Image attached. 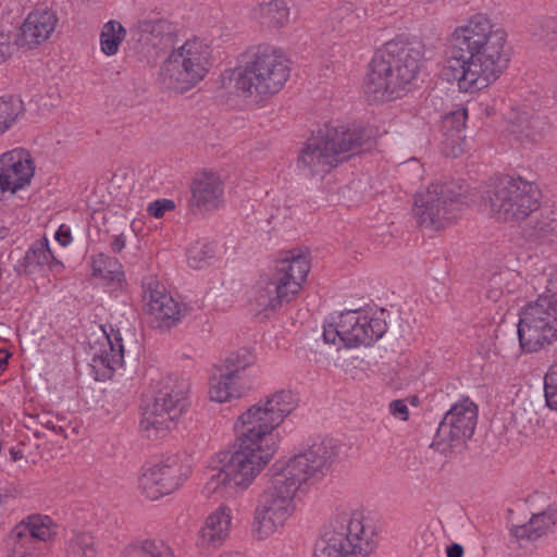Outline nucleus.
Listing matches in <instances>:
<instances>
[{
  "mask_svg": "<svg viewBox=\"0 0 557 557\" xmlns=\"http://www.w3.org/2000/svg\"><path fill=\"white\" fill-rule=\"evenodd\" d=\"M337 456L338 446L334 440L324 438L276 462L252 511V539L263 542L281 534L295 518L301 496L332 472Z\"/></svg>",
  "mask_w": 557,
  "mask_h": 557,
  "instance_id": "1",
  "label": "nucleus"
},
{
  "mask_svg": "<svg viewBox=\"0 0 557 557\" xmlns=\"http://www.w3.org/2000/svg\"><path fill=\"white\" fill-rule=\"evenodd\" d=\"M455 81L461 92H474L495 82L509 62L507 34L482 13L455 27Z\"/></svg>",
  "mask_w": 557,
  "mask_h": 557,
  "instance_id": "2",
  "label": "nucleus"
},
{
  "mask_svg": "<svg viewBox=\"0 0 557 557\" xmlns=\"http://www.w3.org/2000/svg\"><path fill=\"white\" fill-rule=\"evenodd\" d=\"M363 146V134L345 126L325 125L299 150L296 166L300 174L312 177L327 173Z\"/></svg>",
  "mask_w": 557,
  "mask_h": 557,
  "instance_id": "3",
  "label": "nucleus"
},
{
  "mask_svg": "<svg viewBox=\"0 0 557 557\" xmlns=\"http://www.w3.org/2000/svg\"><path fill=\"white\" fill-rule=\"evenodd\" d=\"M420 53L410 48L387 44L370 62L364 82L373 100H391L400 96L417 76Z\"/></svg>",
  "mask_w": 557,
  "mask_h": 557,
  "instance_id": "4",
  "label": "nucleus"
},
{
  "mask_svg": "<svg viewBox=\"0 0 557 557\" xmlns=\"http://www.w3.org/2000/svg\"><path fill=\"white\" fill-rule=\"evenodd\" d=\"M289 74L288 61L281 50L259 46L245 65L234 69L233 79L243 97L258 102L278 92Z\"/></svg>",
  "mask_w": 557,
  "mask_h": 557,
  "instance_id": "5",
  "label": "nucleus"
},
{
  "mask_svg": "<svg viewBox=\"0 0 557 557\" xmlns=\"http://www.w3.org/2000/svg\"><path fill=\"white\" fill-rule=\"evenodd\" d=\"M213 62L211 46L199 37L189 38L163 61L160 82L177 94L187 92L205 79Z\"/></svg>",
  "mask_w": 557,
  "mask_h": 557,
  "instance_id": "6",
  "label": "nucleus"
},
{
  "mask_svg": "<svg viewBox=\"0 0 557 557\" xmlns=\"http://www.w3.org/2000/svg\"><path fill=\"white\" fill-rule=\"evenodd\" d=\"M310 270L309 253L305 249L286 251L277 261L272 277L258 286V305L264 310L276 311L290 304L301 293Z\"/></svg>",
  "mask_w": 557,
  "mask_h": 557,
  "instance_id": "7",
  "label": "nucleus"
},
{
  "mask_svg": "<svg viewBox=\"0 0 557 557\" xmlns=\"http://www.w3.org/2000/svg\"><path fill=\"white\" fill-rule=\"evenodd\" d=\"M387 331L383 311L347 310L327 318L323 324V339L337 348L370 346Z\"/></svg>",
  "mask_w": 557,
  "mask_h": 557,
  "instance_id": "8",
  "label": "nucleus"
},
{
  "mask_svg": "<svg viewBox=\"0 0 557 557\" xmlns=\"http://www.w3.org/2000/svg\"><path fill=\"white\" fill-rule=\"evenodd\" d=\"M540 190L521 177H502L487 184L482 193L483 206L500 221L523 220L539 207Z\"/></svg>",
  "mask_w": 557,
  "mask_h": 557,
  "instance_id": "9",
  "label": "nucleus"
},
{
  "mask_svg": "<svg viewBox=\"0 0 557 557\" xmlns=\"http://www.w3.org/2000/svg\"><path fill=\"white\" fill-rule=\"evenodd\" d=\"M273 457V455L235 444V449L227 460L210 474L205 490L210 495H224L228 490L245 492L253 484Z\"/></svg>",
  "mask_w": 557,
  "mask_h": 557,
  "instance_id": "10",
  "label": "nucleus"
},
{
  "mask_svg": "<svg viewBox=\"0 0 557 557\" xmlns=\"http://www.w3.org/2000/svg\"><path fill=\"white\" fill-rule=\"evenodd\" d=\"M520 346L534 352L557 339V298L547 293L520 312L518 323Z\"/></svg>",
  "mask_w": 557,
  "mask_h": 557,
  "instance_id": "11",
  "label": "nucleus"
},
{
  "mask_svg": "<svg viewBox=\"0 0 557 557\" xmlns=\"http://www.w3.org/2000/svg\"><path fill=\"white\" fill-rule=\"evenodd\" d=\"M188 383L182 380L144 405L140 428L148 437H161L172 429L188 406Z\"/></svg>",
  "mask_w": 557,
  "mask_h": 557,
  "instance_id": "12",
  "label": "nucleus"
},
{
  "mask_svg": "<svg viewBox=\"0 0 557 557\" xmlns=\"http://www.w3.org/2000/svg\"><path fill=\"white\" fill-rule=\"evenodd\" d=\"M276 430L257 403L240 412L233 423L236 445L273 456L278 448V440L274 433Z\"/></svg>",
  "mask_w": 557,
  "mask_h": 557,
  "instance_id": "13",
  "label": "nucleus"
},
{
  "mask_svg": "<svg viewBox=\"0 0 557 557\" xmlns=\"http://www.w3.org/2000/svg\"><path fill=\"white\" fill-rule=\"evenodd\" d=\"M372 549V532L361 519L352 518L346 527L324 535L314 557H366Z\"/></svg>",
  "mask_w": 557,
  "mask_h": 557,
  "instance_id": "14",
  "label": "nucleus"
},
{
  "mask_svg": "<svg viewBox=\"0 0 557 557\" xmlns=\"http://www.w3.org/2000/svg\"><path fill=\"white\" fill-rule=\"evenodd\" d=\"M190 470L176 456L168 457L157 463L141 468L138 476V490L149 500H157L180 488Z\"/></svg>",
  "mask_w": 557,
  "mask_h": 557,
  "instance_id": "15",
  "label": "nucleus"
},
{
  "mask_svg": "<svg viewBox=\"0 0 557 557\" xmlns=\"http://www.w3.org/2000/svg\"><path fill=\"white\" fill-rule=\"evenodd\" d=\"M144 310L157 327H170L182 317L181 305L154 280L144 283Z\"/></svg>",
  "mask_w": 557,
  "mask_h": 557,
  "instance_id": "16",
  "label": "nucleus"
},
{
  "mask_svg": "<svg viewBox=\"0 0 557 557\" xmlns=\"http://www.w3.org/2000/svg\"><path fill=\"white\" fill-rule=\"evenodd\" d=\"M447 186L434 183L414 196L413 215L420 226H441V221L447 213Z\"/></svg>",
  "mask_w": 557,
  "mask_h": 557,
  "instance_id": "17",
  "label": "nucleus"
},
{
  "mask_svg": "<svg viewBox=\"0 0 557 557\" xmlns=\"http://www.w3.org/2000/svg\"><path fill=\"white\" fill-rule=\"evenodd\" d=\"M233 509L220 504L207 516L197 534L196 545L203 552L221 546L230 536L233 524Z\"/></svg>",
  "mask_w": 557,
  "mask_h": 557,
  "instance_id": "18",
  "label": "nucleus"
},
{
  "mask_svg": "<svg viewBox=\"0 0 557 557\" xmlns=\"http://www.w3.org/2000/svg\"><path fill=\"white\" fill-rule=\"evenodd\" d=\"M190 190V206L199 212L215 211L224 203V183L218 173L205 171L197 174Z\"/></svg>",
  "mask_w": 557,
  "mask_h": 557,
  "instance_id": "19",
  "label": "nucleus"
},
{
  "mask_svg": "<svg viewBox=\"0 0 557 557\" xmlns=\"http://www.w3.org/2000/svg\"><path fill=\"white\" fill-rule=\"evenodd\" d=\"M57 13L48 7H36L25 17L20 27L18 41L27 48H36L47 41L58 25Z\"/></svg>",
  "mask_w": 557,
  "mask_h": 557,
  "instance_id": "20",
  "label": "nucleus"
},
{
  "mask_svg": "<svg viewBox=\"0 0 557 557\" xmlns=\"http://www.w3.org/2000/svg\"><path fill=\"white\" fill-rule=\"evenodd\" d=\"M17 270L24 274L48 271L57 276L64 272L65 265L53 256L48 238L42 237L26 250L24 257L17 263Z\"/></svg>",
  "mask_w": 557,
  "mask_h": 557,
  "instance_id": "21",
  "label": "nucleus"
},
{
  "mask_svg": "<svg viewBox=\"0 0 557 557\" xmlns=\"http://www.w3.org/2000/svg\"><path fill=\"white\" fill-rule=\"evenodd\" d=\"M124 362V347L119 332L104 336L101 347L91 357L90 366L102 379L121 368Z\"/></svg>",
  "mask_w": 557,
  "mask_h": 557,
  "instance_id": "22",
  "label": "nucleus"
},
{
  "mask_svg": "<svg viewBox=\"0 0 557 557\" xmlns=\"http://www.w3.org/2000/svg\"><path fill=\"white\" fill-rule=\"evenodd\" d=\"M256 403L278 429L297 410L299 398L292 389L282 388L262 396Z\"/></svg>",
  "mask_w": 557,
  "mask_h": 557,
  "instance_id": "23",
  "label": "nucleus"
},
{
  "mask_svg": "<svg viewBox=\"0 0 557 557\" xmlns=\"http://www.w3.org/2000/svg\"><path fill=\"white\" fill-rule=\"evenodd\" d=\"M250 17L269 32H281L290 21V8L285 0L262 1L250 10Z\"/></svg>",
  "mask_w": 557,
  "mask_h": 557,
  "instance_id": "24",
  "label": "nucleus"
},
{
  "mask_svg": "<svg viewBox=\"0 0 557 557\" xmlns=\"http://www.w3.org/2000/svg\"><path fill=\"white\" fill-rule=\"evenodd\" d=\"M557 521V510L548 508L542 512L533 513L528 523L511 528V534L523 545L533 542L546 534Z\"/></svg>",
  "mask_w": 557,
  "mask_h": 557,
  "instance_id": "25",
  "label": "nucleus"
},
{
  "mask_svg": "<svg viewBox=\"0 0 557 557\" xmlns=\"http://www.w3.org/2000/svg\"><path fill=\"white\" fill-rule=\"evenodd\" d=\"M247 391L240 377L222 372L210 379L208 394L210 400L223 404L244 397Z\"/></svg>",
  "mask_w": 557,
  "mask_h": 557,
  "instance_id": "26",
  "label": "nucleus"
},
{
  "mask_svg": "<svg viewBox=\"0 0 557 557\" xmlns=\"http://www.w3.org/2000/svg\"><path fill=\"white\" fill-rule=\"evenodd\" d=\"M478 406L469 397L462 396L455 403V441L463 443L472 437L478 423Z\"/></svg>",
  "mask_w": 557,
  "mask_h": 557,
  "instance_id": "27",
  "label": "nucleus"
},
{
  "mask_svg": "<svg viewBox=\"0 0 557 557\" xmlns=\"http://www.w3.org/2000/svg\"><path fill=\"white\" fill-rule=\"evenodd\" d=\"M91 275L112 289H122L125 285V274L123 265L117 259L104 256L102 253L92 258Z\"/></svg>",
  "mask_w": 557,
  "mask_h": 557,
  "instance_id": "28",
  "label": "nucleus"
},
{
  "mask_svg": "<svg viewBox=\"0 0 557 557\" xmlns=\"http://www.w3.org/2000/svg\"><path fill=\"white\" fill-rule=\"evenodd\" d=\"M23 521L34 542L52 543L60 531L59 524L46 515H30Z\"/></svg>",
  "mask_w": 557,
  "mask_h": 557,
  "instance_id": "29",
  "label": "nucleus"
},
{
  "mask_svg": "<svg viewBox=\"0 0 557 557\" xmlns=\"http://www.w3.org/2000/svg\"><path fill=\"white\" fill-rule=\"evenodd\" d=\"M127 35L126 28L116 20L106 22L99 34L100 51L106 57H113L120 51Z\"/></svg>",
  "mask_w": 557,
  "mask_h": 557,
  "instance_id": "30",
  "label": "nucleus"
},
{
  "mask_svg": "<svg viewBox=\"0 0 557 557\" xmlns=\"http://www.w3.org/2000/svg\"><path fill=\"white\" fill-rule=\"evenodd\" d=\"M33 537L24 521L16 523L7 539V547L13 557H28L36 553Z\"/></svg>",
  "mask_w": 557,
  "mask_h": 557,
  "instance_id": "31",
  "label": "nucleus"
},
{
  "mask_svg": "<svg viewBox=\"0 0 557 557\" xmlns=\"http://www.w3.org/2000/svg\"><path fill=\"white\" fill-rule=\"evenodd\" d=\"M120 557H174L170 546L160 541L146 540L125 547Z\"/></svg>",
  "mask_w": 557,
  "mask_h": 557,
  "instance_id": "32",
  "label": "nucleus"
},
{
  "mask_svg": "<svg viewBox=\"0 0 557 557\" xmlns=\"http://www.w3.org/2000/svg\"><path fill=\"white\" fill-rule=\"evenodd\" d=\"M24 113L25 108L21 99L0 97V137L11 129Z\"/></svg>",
  "mask_w": 557,
  "mask_h": 557,
  "instance_id": "33",
  "label": "nucleus"
},
{
  "mask_svg": "<svg viewBox=\"0 0 557 557\" xmlns=\"http://www.w3.org/2000/svg\"><path fill=\"white\" fill-rule=\"evenodd\" d=\"M256 361L255 356L248 349H240L228 354L223 360L224 373L240 377L239 373L251 367Z\"/></svg>",
  "mask_w": 557,
  "mask_h": 557,
  "instance_id": "34",
  "label": "nucleus"
},
{
  "mask_svg": "<svg viewBox=\"0 0 557 557\" xmlns=\"http://www.w3.org/2000/svg\"><path fill=\"white\" fill-rule=\"evenodd\" d=\"M516 277L517 275L510 271L493 274L485 285L486 297L492 301L499 300L505 290L508 293L512 292L509 281Z\"/></svg>",
  "mask_w": 557,
  "mask_h": 557,
  "instance_id": "35",
  "label": "nucleus"
},
{
  "mask_svg": "<svg viewBox=\"0 0 557 557\" xmlns=\"http://www.w3.org/2000/svg\"><path fill=\"white\" fill-rule=\"evenodd\" d=\"M214 256V249L211 244L197 242L193 244L187 251V261L189 267L201 269L208 264Z\"/></svg>",
  "mask_w": 557,
  "mask_h": 557,
  "instance_id": "36",
  "label": "nucleus"
},
{
  "mask_svg": "<svg viewBox=\"0 0 557 557\" xmlns=\"http://www.w3.org/2000/svg\"><path fill=\"white\" fill-rule=\"evenodd\" d=\"M533 35L552 50H557V20L546 18L533 25Z\"/></svg>",
  "mask_w": 557,
  "mask_h": 557,
  "instance_id": "37",
  "label": "nucleus"
},
{
  "mask_svg": "<svg viewBox=\"0 0 557 557\" xmlns=\"http://www.w3.org/2000/svg\"><path fill=\"white\" fill-rule=\"evenodd\" d=\"M544 392L547 406L557 410V359L545 374Z\"/></svg>",
  "mask_w": 557,
  "mask_h": 557,
  "instance_id": "38",
  "label": "nucleus"
},
{
  "mask_svg": "<svg viewBox=\"0 0 557 557\" xmlns=\"http://www.w3.org/2000/svg\"><path fill=\"white\" fill-rule=\"evenodd\" d=\"M509 132L519 138L528 137L531 131V117L527 112H513L508 117Z\"/></svg>",
  "mask_w": 557,
  "mask_h": 557,
  "instance_id": "39",
  "label": "nucleus"
},
{
  "mask_svg": "<svg viewBox=\"0 0 557 557\" xmlns=\"http://www.w3.org/2000/svg\"><path fill=\"white\" fill-rule=\"evenodd\" d=\"M71 548L74 554L83 557H94L96 555L95 540L90 534H76L71 541Z\"/></svg>",
  "mask_w": 557,
  "mask_h": 557,
  "instance_id": "40",
  "label": "nucleus"
},
{
  "mask_svg": "<svg viewBox=\"0 0 557 557\" xmlns=\"http://www.w3.org/2000/svg\"><path fill=\"white\" fill-rule=\"evenodd\" d=\"M174 209V201L165 198L154 200L150 202L147 207L148 213L156 219L163 218L166 212L172 211Z\"/></svg>",
  "mask_w": 557,
  "mask_h": 557,
  "instance_id": "41",
  "label": "nucleus"
},
{
  "mask_svg": "<svg viewBox=\"0 0 557 557\" xmlns=\"http://www.w3.org/2000/svg\"><path fill=\"white\" fill-rule=\"evenodd\" d=\"M454 116H455V136L458 135V137L461 139L462 147H460V149L463 151L468 148V143H467L466 136H463V137L460 136L461 129L459 128V126L457 124L461 123L462 127H465V122L468 117L467 108L463 106L458 107L457 109H455Z\"/></svg>",
  "mask_w": 557,
  "mask_h": 557,
  "instance_id": "42",
  "label": "nucleus"
},
{
  "mask_svg": "<svg viewBox=\"0 0 557 557\" xmlns=\"http://www.w3.org/2000/svg\"><path fill=\"white\" fill-rule=\"evenodd\" d=\"M389 412L393 417L401 420L407 421L409 418V409L405 400L403 399H396L393 400L388 406Z\"/></svg>",
  "mask_w": 557,
  "mask_h": 557,
  "instance_id": "43",
  "label": "nucleus"
},
{
  "mask_svg": "<svg viewBox=\"0 0 557 557\" xmlns=\"http://www.w3.org/2000/svg\"><path fill=\"white\" fill-rule=\"evenodd\" d=\"M54 239L62 247H67L73 240L71 227L66 224H61L54 233Z\"/></svg>",
  "mask_w": 557,
  "mask_h": 557,
  "instance_id": "44",
  "label": "nucleus"
},
{
  "mask_svg": "<svg viewBox=\"0 0 557 557\" xmlns=\"http://www.w3.org/2000/svg\"><path fill=\"white\" fill-rule=\"evenodd\" d=\"M12 53V46L8 35L0 33V64Z\"/></svg>",
  "mask_w": 557,
  "mask_h": 557,
  "instance_id": "45",
  "label": "nucleus"
},
{
  "mask_svg": "<svg viewBox=\"0 0 557 557\" xmlns=\"http://www.w3.org/2000/svg\"><path fill=\"white\" fill-rule=\"evenodd\" d=\"M546 293L552 297L557 298V269L550 274L547 280Z\"/></svg>",
  "mask_w": 557,
  "mask_h": 557,
  "instance_id": "46",
  "label": "nucleus"
},
{
  "mask_svg": "<svg viewBox=\"0 0 557 557\" xmlns=\"http://www.w3.org/2000/svg\"><path fill=\"white\" fill-rule=\"evenodd\" d=\"M125 247V239L122 235H116L111 242V249L114 252H121Z\"/></svg>",
  "mask_w": 557,
  "mask_h": 557,
  "instance_id": "47",
  "label": "nucleus"
},
{
  "mask_svg": "<svg viewBox=\"0 0 557 557\" xmlns=\"http://www.w3.org/2000/svg\"><path fill=\"white\" fill-rule=\"evenodd\" d=\"M11 354L7 349H0V375L7 370Z\"/></svg>",
  "mask_w": 557,
  "mask_h": 557,
  "instance_id": "48",
  "label": "nucleus"
},
{
  "mask_svg": "<svg viewBox=\"0 0 557 557\" xmlns=\"http://www.w3.org/2000/svg\"><path fill=\"white\" fill-rule=\"evenodd\" d=\"M527 413V411L523 409V410H517L513 414L515 417V421L517 423H521L522 422V419H523V416Z\"/></svg>",
  "mask_w": 557,
  "mask_h": 557,
  "instance_id": "49",
  "label": "nucleus"
},
{
  "mask_svg": "<svg viewBox=\"0 0 557 557\" xmlns=\"http://www.w3.org/2000/svg\"><path fill=\"white\" fill-rule=\"evenodd\" d=\"M218 557H243V555L238 552H224L220 554Z\"/></svg>",
  "mask_w": 557,
  "mask_h": 557,
  "instance_id": "50",
  "label": "nucleus"
},
{
  "mask_svg": "<svg viewBox=\"0 0 557 557\" xmlns=\"http://www.w3.org/2000/svg\"><path fill=\"white\" fill-rule=\"evenodd\" d=\"M463 548L460 544L455 543V557H462Z\"/></svg>",
  "mask_w": 557,
  "mask_h": 557,
  "instance_id": "51",
  "label": "nucleus"
},
{
  "mask_svg": "<svg viewBox=\"0 0 557 557\" xmlns=\"http://www.w3.org/2000/svg\"><path fill=\"white\" fill-rule=\"evenodd\" d=\"M458 197L462 198L465 200L463 202L467 203L468 199L470 198V195H469L468 190H465V193L458 194Z\"/></svg>",
  "mask_w": 557,
  "mask_h": 557,
  "instance_id": "52",
  "label": "nucleus"
},
{
  "mask_svg": "<svg viewBox=\"0 0 557 557\" xmlns=\"http://www.w3.org/2000/svg\"><path fill=\"white\" fill-rule=\"evenodd\" d=\"M445 552L447 557H453V544L447 545Z\"/></svg>",
  "mask_w": 557,
  "mask_h": 557,
  "instance_id": "53",
  "label": "nucleus"
},
{
  "mask_svg": "<svg viewBox=\"0 0 557 557\" xmlns=\"http://www.w3.org/2000/svg\"><path fill=\"white\" fill-rule=\"evenodd\" d=\"M450 428V425H448V423L444 422L441 428H440V431L442 432H445L446 429Z\"/></svg>",
  "mask_w": 557,
  "mask_h": 557,
  "instance_id": "54",
  "label": "nucleus"
},
{
  "mask_svg": "<svg viewBox=\"0 0 557 557\" xmlns=\"http://www.w3.org/2000/svg\"><path fill=\"white\" fill-rule=\"evenodd\" d=\"M453 412V407L450 409H448L447 413H446V418Z\"/></svg>",
  "mask_w": 557,
  "mask_h": 557,
  "instance_id": "55",
  "label": "nucleus"
},
{
  "mask_svg": "<svg viewBox=\"0 0 557 557\" xmlns=\"http://www.w3.org/2000/svg\"><path fill=\"white\" fill-rule=\"evenodd\" d=\"M454 202H455V203L457 202V195H456V194H455Z\"/></svg>",
  "mask_w": 557,
  "mask_h": 557,
  "instance_id": "56",
  "label": "nucleus"
}]
</instances>
